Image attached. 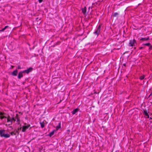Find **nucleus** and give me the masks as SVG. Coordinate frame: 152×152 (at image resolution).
Here are the masks:
<instances>
[{"mask_svg": "<svg viewBox=\"0 0 152 152\" xmlns=\"http://www.w3.org/2000/svg\"><path fill=\"white\" fill-rule=\"evenodd\" d=\"M143 113L144 115H145V116L147 117L148 118H149V115L147 112L146 110H143Z\"/></svg>", "mask_w": 152, "mask_h": 152, "instance_id": "9", "label": "nucleus"}, {"mask_svg": "<svg viewBox=\"0 0 152 152\" xmlns=\"http://www.w3.org/2000/svg\"><path fill=\"white\" fill-rule=\"evenodd\" d=\"M55 132V130H54L52 132H51L49 134V136L51 137L52 136H53Z\"/></svg>", "mask_w": 152, "mask_h": 152, "instance_id": "14", "label": "nucleus"}, {"mask_svg": "<svg viewBox=\"0 0 152 152\" xmlns=\"http://www.w3.org/2000/svg\"><path fill=\"white\" fill-rule=\"evenodd\" d=\"M32 69V68L30 67L27 70H25L23 71V72L24 73H26L27 74H28L30 72H31Z\"/></svg>", "mask_w": 152, "mask_h": 152, "instance_id": "4", "label": "nucleus"}, {"mask_svg": "<svg viewBox=\"0 0 152 152\" xmlns=\"http://www.w3.org/2000/svg\"><path fill=\"white\" fill-rule=\"evenodd\" d=\"M30 126V125H28L27 126H23L22 127V132H25L26 130Z\"/></svg>", "mask_w": 152, "mask_h": 152, "instance_id": "2", "label": "nucleus"}, {"mask_svg": "<svg viewBox=\"0 0 152 152\" xmlns=\"http://www.w3.org/2000/svg\"><path fill=\"white\" fill-rule=\"evenodd\" d=\"M144 77H145V76L144 75H143L140 76V79L141 80H142L144 79Z\"/></svg>", "mask_w": 152, "mask_h": 152, "instance_id": "21", "label": "nucleus"}, {"mask_svg": "<svg viewBox=\"0 0 152 152\" xmlns=\"http://www.w3.org/2000/svg\"><path fill=\"white\" fill-rule=\"evenodd\" d=\"M43 0H38V1L39 3H41L42 1Z\"/></svg>", "mask_w": 152, "mask_h": 152, "instance_id": "26", "label": "nucleus"}, {"mask_svg": "<svg viewBox=\"0 0 152 152\" xmlns=\"http://www.w3.org/2000/svg\"><path fill=\"white\" fill-rule=\"evenodd\" d=\"M18 73V71L17 69H16V70H15L14 71L12 72V75L13 76H17V75Z\"/></svg>", "mask_w": 152, "mask_h": 152, "instance_id": "7", "label": "nucleus"}, {"mask_svg": "<svg viewBox=\"0 0 152 152\" xmlns=\"http://www.w3.org/2000/svg\"><path fill=\"white\" fill-rule=\"evenodd\" d=\"M131 152V151H130V152Z\"/></svg>", "mask_w": 152, "mask_h": 152, "instance_id": "33", "label": "nucleus"}, {"mask_svg": "<svg viewBox=\"0 0 152 152\" xmlns=\"http://www.w3.org/2000/svg\"><path fill=\"white\" fill-rule=\"evenodd\" d=\"M21 128H22L21 127H20V128H18V130H19V129H21Z\"/></svg>", "mask_w": 152, "mask_h": 152, "instance_id": "30", "label": "nucleus"}, {"mask_svg": "<svg viewBox=\"0 0 152 152\" xmlns=\"http://www.w3.org/2000/svg\"><path fill=\"white\" fill-rule=\"evenodd\" d=\"M5 113L4 112H0V115L1 116H2V115H5Z\"/></svg>", "mask_w": 152, "mask_h": 152, "instance_id": "25", "label": "nucleus"}, {"mask_svg": "<svg viewBox=\"0 0 152 152\" xmlns=\"http://www.w3.org/2000/svg\"><path fill=\"white\" fill-rule=\"evenodd\" d=\"M100 32V31L97 29L96 31L94 32V34H96L97 36H98L99 35Z\"/></svg>", "mask_w": 152, "mask_h": 152, "instance_id": "11", "label": "nucleus"}, {"mask_svg": "<svg viewBox=\"0 0 152 152\" xmlns=\"http://www.w3.org/2000/svg\"><path fill=\"white\" fill-rule=\"evenodd\" d=\"M18 69H21V67L20 66H18L17 68Z\"/></svg>", "mask_w": 152, "mask_h": 152, "instance_id": "27", "label": "nucleus"}, {"mask_svg": "<svg viewBox=\"0 0 152 152\" xmlns=\"http://www.w3.org/2000/svg\"><path fill=\"white\" fill-rule=\"evenodd\" d=\"M7 118V117L4 116H0V118L1 119H2L4 118Z\"/></svg>", "mask_w": 152, "mask_h": 152, "instance_id": "22", "label": "nucleus"}, {"mask_svg": "<svg viewBox=\"0 0 152 152\" xmlns=\"http://www.w3.org/2000/svg\"><path fill=\"white\" fill-rule=\"evenodd\" d=\"M124 66H126V64H124Z\"/></svg>", "mask_w": 152, "mask_h": 152, "instance_id": "31", "label": "nucleus"}, {"mask_svg": "<svg viewBox=\"0 0 152 152\" xmlns=\"http://www.w3.org/2000/svg\"><path fill=\"white\" fill-rule=\"evenodd\" d=\"M72 114L74 115L76 113V109H75L72 112Z\"/></svg>", "mask_w": 152, "mask_h": 152, "instance_id": "20", "label": "nucleus"}, {"mask_svg": "<svg viewBox=\"0 0 152 152\" xmlns=\"http://www.w3.org/2000/svg\"><path fill=\"white\" fill-rule=\"evenodd\" d=\"M8 27L9 26H6L4 28H2L1 30H0V32L4 31L6 28H8Z\"/></svg>", "mask_w": 152, "mask_h": 152, "instance_id": "15", "label": "nucleus"}, {"mask_svg": "<svg viewBox=\"0 0 152 152\" xmlns=\"http://www.w3.org/2000/svg\"><path fill=\"white\" fill-rule=\"evenodd\" d=\"M23 72H20L19 73L18 77L19 79H20L23 77Z\"/></svg>", "mask_w": 152, "mask_h": 152, "instance_id": "8", "label": "nucleus"}, {"mask_svg": "<svg viewBox=\"0 0 152 152\" xmlns=\"http://www.w3.org/2000/svg\"><path fill=\"white\" fill-rule=\"evenodd\" d=\"M38 19V18H36V19Z\"/></svg>", "mask_w": 152, "mask_h": 152, "instance_id": "32", "label": "nucleus"}, {"mask_svg": "<svg viewBox=\"0 0 152 152\" xmlns=\"http://www.w3.org/2000/svg\"><path fill=\"white\" fill-rule=\"evenodd\" d=\"M101 27V25H99L97 28V29L100 31V28Z\"/></svg>", "mask_w": 152, "mask_h": 152, "instance_id": "24", "label": "nucleus"}, {"mask_svg": "<svg viewBox=\"0 0 152 152\" xmlns=\"http://www.w3.org/2000/svg\"><path fill=\"white\" fill-rule=\"evenodd\" d=\"M7 122L8 123L10 122V121H11V118H10V117L9 116H8V117H7Z\"/></svg>", "mask_w": 152, "mask_h": 152, "instance_id": "18", "label": "nucleus"}, {"mask_svg": "<svg viewBox=\"0 0 152 152\" xmlns=\"http://www.w3.org/2000/svg\"><path fill=\"white\" fill-rule=\"evenodd\" d=\"M143 48L142 47H140V50H141V49H142Z\"/></svg>", "mask_w": 152, "mask_h": 152, "instance_id": "29", "label": "nucleus"}, {"mask_svg": "<svg viewBox=\"0 0 152 152\" xmlns=\"http://www.w3.org/2000/svg\"><path fill=\"white\" fill-rule=\"evenodd\" d=\"M18 114H16V116L15 119L16 120H17V121L19 123L20 122V119L18 117Z\"/></svg>", "mask_w": 152, "mask_h": 152, "instance_id": "17", "label": "nucleus"}, {"mask_svg": "<svg viewBox=\"0 0 152 152\" xmlns=\"http://www.w3.org/2000/svg\"><path fill=\"white\" fill-rule=\"evenodd\" d=\"M40 124L41 125V127L42 128H43L45 126V123L43 122H40Z\"/></svg>", "mask_w": 152, "mask_h": 152, "instance_id": "13", "label": "nucleus"}, {"mask_svg": "<svg viewBox=\"0 0 152 152\" xmlns=\"http://www.w3.org/2000/svg\"><path fill=\"white\" fill-rule=\"evenodd\" d=\"M11 121H10V122L11 124L13 121L15 122L16 121L15 119L14 118H12L11 119Z\"/></svg>", "mask_w": 152, "mask_h": 152, "instance_id": "19", "label": "nucleus"}, {"mask_svg": "<svg viewBox=\"0 0 152 152\" xmlns=\"http://www.w3.org/2000/svg\"><path fill=\"white\" fill-rule=\"evenodd\" d=\"M79 110V109H78L77 108V113Z\"/></svg>", "mask_w": 152, "mask_h": 152, "instance_id": "28", "label": "nucleus"}, {"mask_svg": "<svg viewBox=\"0 0 152 152\" xmlns=\"http://www.w3.org/2000/svg\"><path fill=\"white\" fill-rule=\"evenodd\" d=\"M61 122H60L58 124V126L56 127V130H58L59 129L61 128Z\"/></svg>", "mask_w": 152, "mask_h": 152, "instance_id": "16", "label": "nucleus"}, {"mask_svg": "<svg viewBox=\"0 0 152 152\" xmlns=\"http://www.w3.org/2000/svg\"><path fill=\"white\" fill-rule=\"evenodd\" d=\"M136 41L135 39H134L132 40H130L129 43V45L131 46H133L134 44L136 43Z\"/></svg>", "mask_w": 152, "mask_h": 152, "instance_id": "3", "label": "nucleus"}, {"mask_svg": "<svg viewBox=\"0 0 152 152\" xmlns=\"http://www.w3.org/2000/svg\"><path fill=\"white\" fill-rule=\"evenodd\" d=\"M82 12L83 13L84 15H86V7L82 9Z\"/></svg>", "mask_w": 152, "mask_h": 152, "instance_id": "6", "label": "nucleus"}, {"mask_svg": "<svg viewBox=\"0 0 152 152\" xmlns=\"http://www.w3.org/2000/svg\"><path fill=\"white\" fill-rule=\"evenodd\" d=\"M17 132V131L16 130H15L13 132H12L10 133V134H11L12 135H15L16 134V133Z\"/></svg>", "mask_w": 152, "mask_h": 152, "instance_id": "12", "label": "nucleus"}, {"mask_svg": "<svg viewBox=\"0 0 152 152\" xmlns=\"http://www.w3.org/2000/svg\"><path fill=\"white\" fill-rule=\"evenodd\" d=\"M118 15V13L117 12L115 13H114L113 16L114 17H116Z\"/></svg>", "mask_w": 152, "mask_h": 152, "instance_id": "23", "label": "nucleus"}, {"mask_svg": "<svg viewBox=\"0 0 152 152\" xmlns=\"http://www.w3.org/2000/svg\"><path fill=\"white\" fill-rule=\"evenodd\" d=\"M0 136L1 137L5 138H8L10 137L9 134L5 133V130L4 129L0 130Z\"/></svg>", "mask_w": 152, "mask_h": 152, "instance_id": "1", "label": "nucleus"}, {"mask_svg": "<svg viewBox=\"0 0 152 152\" xmlns=\"http://www.w3.org/2000/svg\"><path fill=\"white\" fill-rule=\"evenodd\" d=\"M142 45L149 47V49H152V46L151 45V44L150 43L143 44Z\"/></svg>", "mask_w": 152, "mask_h": 152, "instance_id": "10", "label": "nucleus"}, {"mask_svg": "<svg viewBox=\"0 0 152 152\" xmlns=\"http://www.w3.org/2000/svg\"><path fill=\"white\" fill-rule=\"evenodd\" d=\"M149 37H147L146 38H142L140 39V41H142V42L146 41L149 40Z\"/></svg>", "mask_w": 152, "mask_h": 152, "instance_id": "5", "label": "nucleus"}]
</instances>
